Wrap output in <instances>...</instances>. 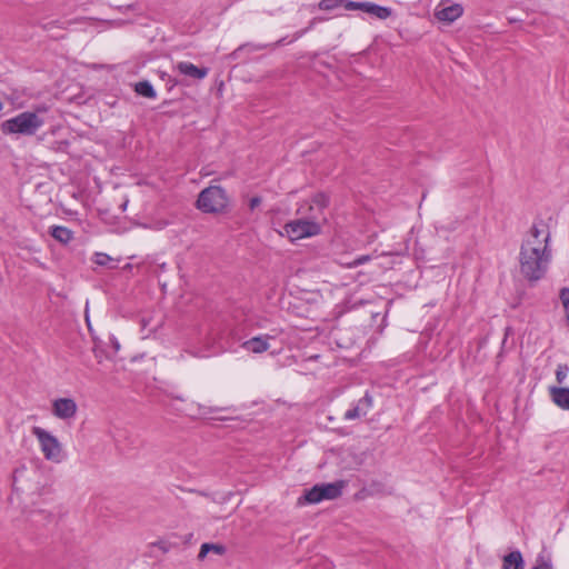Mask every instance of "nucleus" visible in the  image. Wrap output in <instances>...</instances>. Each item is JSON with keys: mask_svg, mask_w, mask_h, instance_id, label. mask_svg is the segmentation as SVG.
<instances>
[{"mask_svg": "<svg viewBox=\"0 0 569 569\" xmlns=\"http://www.w3.org/2000/svg\"><path fill=\"white\" fill-rule=\"evenodd\" d=\"M462 13L463 8L461 4L453 3L450 6H443V3H440L436 9L435 16L439 21L451 23L460 18Z\"/></svg>", "mask_w": 569, "mask_h": 569, "instance_id": "12", "label": "nucleus"}, {"mask_svg": "<svg viewBox=\"0 0 569 569\" xmlns=\"http://www.w3.org/2000/svg\"><path fill=\"white\" fill-rule=\"evenodd\" d=\"M43 124V120L34 112H21L1 123V130L6 134L19 133L23 136L34 134Z\"/></svg>", "mask_w": 569, "mask_h": 569, "instance_id": "2", "label": "nucleus"}, {"mask_svg": "<svg viewBox=\"0 0 569 569\" xmlns=\"http://www.w3.org/2000/svg\"><path fill=\"white\" fill-rule=\"evenodd\" d=\"M525 562L519 550L511 551L502 559V569H523Z\"/></svg>", "mask_w": 569, "mask_h": 569, "instance_id": "15", "label": "nucleus"}, {"mask_svg": "<svg viewBox=\"0 0 569 569\" xmlns=\"http://www.w3.org/2000/svg\"><path fill=\"white\" fill-rule=\"evenodd\" d=\"M261 203V198L259 197H253L250 199L249 201V207L251 210H253L254 208H257L259 204Z\"/></svg>", "mask_w": 569, "mask_h": 569, "instance_id": "25", "label": "nucleus"}, {"mask_svg": "<svg viewBox=\"0 0 569 569\" xmlns=\"http://www.w3.org/2000/svg\"><path fill=\"white\" fill-rule=\"evenodd\" d=\"M77 410L78 406L71 398H58L52 402V413L61 420L72 419Z\"/></svg>", "mask_w": 569, "mask_h": 569, "instance_id": "9", "label": "nucleus"}, {"mask_svg": "<svg viewBox=\"0 0 569 569\" xmlns=\"http://www.w3.org/2000/svg\"><path fill=\"white\" fill-rule=\"evenodd\" d=\"M86 321H87V323H88V327H90V322H89V318H88V316L86 317Z\"/></svg>", "mask_w": 569, "mask_h": 569, "instance_id": "31", "label": "nucleus"}, {"mask_svg": "<svg viewBox=\"0 0 569 569\" xmlns=\"http://www.w3.org/2000/svg\"><path fill=\"white\" fill-rule=\"evenodd\" d=\"M319 21H323V19H321V18H313V19L310 21V23H309V27H308V28H306V29H303V30H300V31H297V32L295 33L293 39H292L291 41H293V40H298L299 38H301L306 32H308L309 30H311V29L316 26V23H317V22H319Z\"/></svg>", "mask_w": 569, "mask_h": 569, "instance_id": "23", "label": "nucleus"}, {"mask_svg": "<svg viewBox=\"0 0 569 569\" xmlns=\"http://www.w3.org/2000/svg\"><path fill=\"white\" fill-rule=\"evenodd\" d=\"M346 486L343 480L330 483H318L305 491L303 496L298 499L299 505L319 503L323 500H335L342 495Z\"/></svg>", "mask_w": 569, "mask_h": 569, "instance_id": "4", "label": "nucleus"}, {"mask_svg": "<svg viewBox=\"0 0 569 569\" xmlns=\"http://www.w3.org/2000/svg\"><path fill=\"white\" fill-rule=\"evenodd\" d=\"M170 82L172 83V86H176V84H178V83H179V81H178V80H170Z\"/></svg>", "mask_w": 569, "mask_h": 569, "instance_id": "29", "label": "nucleus"}, {"mask_svg": "<svg viewBox=\"0 0 569 569\" xmlns=\"http://www.w3.org/2000/svg\"><path fill=\"white\" fill-rule=\"evenodd\" d=\"M174 69L182 76H186L193 80H202L209 73V68L198 67L189 61H179Z\"/></svg>", "mask_w": 569, "mask_h": 569, "instance_id": "11", "label": "nucleus"}, {"mask_svg": "<svg viewBox=\"0 0 569 569\" xmlns=\"http://www.w3.org/2000/svg\"><path fill=\"white\" fill-rule=\"evenodd\" d=\"M200 409H201L202 413H210V412L217 411V409L206 408V407H201Z\"/></svg>", "mask_w": 569, "mask_h": 569, "instance_id": "27", "label": "nucleus"}, {"mask_svg": "<svg viewBox=\"0 0 569 569\" xmlns=\"http://www.w3.org/2000/svg\"><path fill=\"white\" fill-rule=\"evenodd\" d=\"M256 48L260 50V49L266 48V46L260 44V46H257Z\"/></svg>", "mask_w": 569, "mask_h": 569, "instance_id": "30", "label": "nucleus"}, {"mask_svg": "<svg viewBox=\"0 0 569 569\" xmlns=\"http://www.w3.org/2000/svg\"><path fill=\"white\" fill-rule=\"evenodd\" d=\"M549 395L553 403L562 410H569V388L549 387Z\"/></svg>", "mask_w": 569, "mask_h": 569, "instance_id": "14", "label": "nucleus"}, {"mask_svg": "<svg viewBox=\"0 0 569 569\" xmlns=\"http://www.w3.org/2000/svg\"><path fill=\"white\" fill-rule=\"evenodd\" d=\"M210 551L214 552L216 555L222 556L226 552V547L220 543L204 542L200 547L198 559L203 560Z\"/></svg>", "mask_w": 569, "mask_h": 569, "instance_id": "17", "label": "nucleus"}, {"mask_svg": "<svg viewBox=\"0 0 569 569\" xmlns=\"http://www.w3.org/2000/svg\"><path fill=\"white\" fill-rule=\"evenodd\" d=\"M283 229L291 241H297L319 234L321 226L317 219L309 214L307 218L289 221L284 224Z\"/></svg>", "mask_w": 569, "mask_h": 569, "instance_id": "6", "label": "nucleus"}, {"mask_svg": "<svg viewBox=\"0 0 569 569\" xmlns=\"http://www.w3.org/2000/svg\"><path fill=\"white\" fill-rule=\"evenodd\" d=\"M134 91L139 96H142L144 98H149V99H156L157 98L156 90L153 89L152 84L149 81H147V80L137 82L134 84Z\"/></svg>", "mask_w": 569, "mask_h": 569, "instance_id": "18", "label": "nucleus"}, {"mask_svg": "<svg viewBox=\"0 0 569 569\" xmlns=\"http://www.w3.org/2000/svg\"><path fill=\"white\" fill-rule=\"evenodd\" d=\"M568 372H569V367L567 365H565V363L558 365L557 370H556V379H557L558 383H562L566 380Z\"/></svg>", "mask_w": 569, "mask_h": 569, "instance_id": "20", "label": "nucleus"}, {"mask_svg": "<svg viewBox=\"0 0 569 569\" xmlns=\"http://www.w3.org/2000/svg\"><path fill=\"white\" fill-rule=\"evenodd\" d=\"M549 227L539 220L533 222L523 238L519 251V271L530 283L543 279L552 261Z\"/></svg>", "mask_w": 569, "mask_h": 569, "instance_id": "1", "label": "nucleus"}, {"mask_svg": "<svg viewBox=\"0 0 569 569\" xmlns=\"http://www.w3.org/2000/svg\"><path fill=\"white\" fill-rule=\"evenodd\" d=\"M228 204V194L220 186H209L204 188L197 199V208L204 213L224 212Z\"/></svg>", "mask_w": 569, "mask_h": 569, "instance_id": "3", "label": "nucleus"}, {"mask_svg": "<svg viewBox=\"0 0 569 569\" xmlns=\"http://www.w3.org/2000/svg\"><path fill=\"white\" fill-rule=\"evenodd\" d=\"M372 397L369 395V392H366L362 398H360L352 408L348 409L345 415V420H355L360 419L370 411L372 408Z\"/></svg>", "mask_w": 569, "mask_h": 569, "instance_id": "10", "label": "nucleus"}, {"mask_svg": "<svg viewBox=\"0 0 569 569\" xmlns=\"http://www.w3.org/2000/svg\"><path fill=\"white\" fill-rule=\"evenodd\" d=\"M2 108H3V104H2V102L0 101V111L2 110Z\"/></svg>", "mask_w": 569, "mask_h": 569, "instance_id": "32", "label": "nucleus"}, {"mask_svg": "<svg viewBox=\"0 0 569 569\" xmlns=\"http://www.w3.org/2000/svg\"><path fill=\"white\" fill-rule=\"evenodd\" d=\"M283 42H284V39L278 40V41L276 42V46H279V44H281V43H283Z\"/></svg>", "mask_w": 569, "mask_h": 569, "instance_id": "28", "label": "nucleus"}, {"mask_svg": "<svg viewBox=\"0 0 569 569\" xmlns=\"http://www.w3.org/2000/svg\"><path fill=\"white\" fill-rule=\"evenodd\" d=\"M111 260L112 259L110 256L102 252H97L93 259L94 263H97L98 266H107Z\"/></svg>", "mask_w": 569, "mask_h": 569, "instance_id": "22", "label": "nucleus"}, {"mask_svg": "<svg viewBox=\"0 0 569 569\" xmlns=\"http://www.w3.org/2000/svg\"><path fill=\"white\" fill-rule=\"evenodd\" d=\"M351 2V0H321L318 3V8L323 11H331L337 8L343 7L347 10L348 3Z\"/></svg>", "mask_w": 569, "mask_h": 569, "instance_id": "19", "label": "nucleus"}, {"mask_svg": "<svg viewBox=\"0 0 569 569\" xmlns=\"http://www.w3.org/2000/svg\"><path fill=\"white\" fill-rule=\"evenodd\" d=\"M329 198L325 193H317L312 197L311 203L301 204L298 209V213L306 214L308 211L313 219L318 221L323 218V209L327 208Z\"/></svg>", "mask_w": 569, "mask_h": 569, "instance_id": "8", "label": "nucleus"}, {"mask_svg": "<svg viewBox=\"0 0 569 569\" xmlns=\"http://www.w3.org/2000/svg\"><path fill=\"white\" fill-rule=\"evenodd\" d=\"M269 336H256L242 343V348L253 353H262L269 349Z\"/></svg>", "mask_w": 569, "mask_h": 569, "instance_id": "13", "label": "nucleus"}, {"mask_svg": "<svg viewBox=\"0 0 569 569\" xmlns=\"http://www.w3.org/2000/svg\"><path fill=\"white\" fill-rule=\"evenodd\" d=\"M348 11L360 10L365 13H368L377 19L386 20L392 14V10L388 7H382L373 2H357L353 1L348 3Z\"/></svg>", "mask_w": 569, "mask_h": 569, "instance_id": "7", "label": "nucleus"}, {"mask_svg": "<svg viewBox=\"0 0 569 569\" xmlns=\"http://www.w3.org/2000/svg\"><path fill=\"white\" fill-rule=\"evenodd\" d=\"M533 569H551V565L549 562H542L540 566H537Z\"/></svg>", "mask_w": 569, "mask_h": 569, "instance_id": "26", "label": "nucleus"}, {"mask_svg": "<svg viewBox=\"0 0 569 569\" xmlns=\"http://www.w3.org/2000/svg\"><path fill=\"white\" fill-rule=\"evenodd\" d=\"M150 546L159 548L163 553L169 552L172 548V543L166 540L152 542Z\"/></svg>", "mask_w": 569, "mask_h": 569, "instance_id": "24", "label": "nucleus"}, {"mask_svg": "<svg viewBox=\"0 0 569 569\" xmlns=\"http://www.w3.org/2000/svg\"><path fill=\"white\" fill-rule=\"evenodd\" d=\"M50 234L57 241L67 244L73 239V232L63 226H53L50 228Z\"/></svg>", "mask_w": 569, "mask_h": 569, "instance_id": "16", "label": "nucleus"}, {"mask_svg": "<svg viewBox=\"0 0 569 569\" xmlns=\"http://www.w3.org/2000/svg\"><path fill=\"white\" fill-rule=\"evenodd\" d=\"M31 432L37 438L40 450L48 461L59 463L63 460L64 453L62 445L56 436L37 426L32 428Z\"/></svg>", "mask_w": 569, "mask_h": 569, "instance_id": "5", "label": "nucleus"}, {"mask_svg": "<svg viewBox=\"0 0 569 569\" xmlns=\"http://www.w3.org/2000/svg\"><path fill=\"white\" fill-rule=\"evenodd\" d=\"M370 260H371V256L362 254V256H359L358 258H356L352 261L343 263V266L351 269V268H356V267H358L360 264H363V263H366V262H368Z\"/></svg>", "mask_w": 569, "mask_h": 569, "instance_id": "21", "label": "nucleus"}]
</instances>
